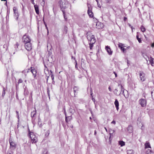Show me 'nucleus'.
<instances>
[{
    "label": "nucleus",
    "mask_w": 154,
    "mask_h": 154,
    "mask_svg": "<svg viewBox=\"0 0 154 154\" xmlns=\"http://www.w3.org/2000/svg\"><path fill=\"white\" fill-rule=\"evenodd\" d=\"M60 8L62 11H65V9L69 6V2L67 0H60L59 1Z\"/></svg>",
    "instance_id": "nucleus-1"
},
{
    "label": "nucleus",
    "mask_w": 154,
    "mask_h": 154,
    "mask_svg": "<svg viewBox=\"0 0 154 154\" xmlns=\"http://www.w3.org/2000/svg\"><path fill=\"white\" fill-rule=\"evenodd\" d=\"M29 135L31 139L32 143H36L38 141L37 136L35 135L33 132L29 131Z\"/></svg>",
    "instance_id": "nucleus-2"
},
{
    "label": "nucleus",
    "mask_w": 154,
    "mask_h": 154,
    "mask_svg": "<svg viewBox=\"0 0 154 154\" xmlns=\"http://www.w3.org/2000/svg\"><path fill=\"white\" fill-rule=\"evenodd\" d=\"M87 38L90 42L95 43L96 42V39L94 36L90 32L87 33Z\"/></svg>",
    "instance_id": "nucleus-3"
},
{
    "label": "nucleus",
    "mask_w": 154,
    "mask_h": 154,
    "mask_svg": "<svg viewBox=\"0 0 154 154\" xmlns=\"http://www.w3.org/2000/svg\"><path fill=\"white\" fill-rule=\"evenodd\" d=\"M88 7V10L87 13L90 17H93L94 16L92 12V8L91 5L89 4H87Z\"/></svg>",
    "instance_id": "nucleus-4"
},
{
    "label": "nucleus",
    "mask_w": 154,
    "mask_h": 154,
    "mask_svg": "<svg viewBox=\"0 0 154 154\" xmlns=\"http://www.w3.org/2000/svg\"><path fill=\"white\" fill-rule=\"evenodd\" d=\"M22 40L23 42L24 43H28L29 42H31V39L30 38L29 36L25 34L23 36L22 38Z\"/></svg>",
    "instance_id": "nucleus-5"
},
{
    "label": "nucleus",
    "mask_w": 154,
    "mask_h": 154,
    "mask_svg": "<svg viewBox=\"0 0 154 154\" xmlns=\"http://www.w3.org/2000/svg\"><path fill=\"white\" fill-rule=\"evenodd\" d=\"M13 10L14 12V17L17 20L19 17V13L18 10L16 7H14L13 8Z\"/></svg>",
    "instance_id": "nucleus-6"
},
{
    "label": "nucleus",
    "mask_w": 154,
    "mask_h": 154,
    "mask_svg": "<svg viewBox=\"0 0 154 154\" xmlns=\"http://www.w3.org/2000/svg\"><path fill=\"white\" fill-rule=\"evenodd\" d=\"M140 80L142 82L145 81L146 79L145 74L144 72L141 71L139 72Z\"/></svg>",
    "instance_id": "nucleus-7"
},
{
    "label": "nucleus",
    "mask_w": 154,
    "mask_h": 154,
    "mask_svg": "<svg viewBox=\"0 0 154 154\" xmlns=\"http://www.w3.org/2000/svg\"><path fill=\"white\" fill-rule=\"evenodd\" d=\"M25 47L28 51H30L32 48V46L31 42L24 43Z\"/></svg>",
    "instance_id": "nucleus-8"
},
{
    "label": "nucleus",
    "mask_w": 154,
    "mask_h": 154,
    "mask_svg": "<svg viewBox=\"0 0 154 154\" xmlns=\"http://www.w3.org/2000/svg\"><path fill=\"white\" fill-rule=\"evenodd\" d=\"M139 103L142 107H144L146 105V100L141 98L139 100Z\"/></svg>",
    "instance_id": "nucleus-9"
},
{
    "label": "nucleus",
    "mask_w": 154,
    "mask_h": 154,
    "mask_svg": "<svg viewBox=\"0 0 154 154\" xmlns=\"http://www.w3.org/2000/svg\"><path fill=\"white\" fill-rule=\"evenodd\" d=\"M10 148L12 149H14L16 148V145L10 139L9 140Z\"/></svg>",
    "instance_id": "nucleus-10"
},
{
    "label": "nucleus",
    "mask_w": 154,
    "mask_h": 154,
    "mask_svg": "<svg viewBox=\"0 0 154 154\" xmlns=\"http://www.w3.org/2000/svg\"><path fill=\"white\" fill-rule=\"evenodd\" d=\"M118 86H120V88L121 89V92H120L119 94H120L122 92V94L124 95V96L125 97V93H127L128 91L126 90H125L124 88L123 87L122 85L121 84H119Z\"/></svg>",
    "instance_id": "nucleus-11"
},
{
    "label": "nucleus",
    "mask_w": 154,
    "mask_h": 154,
    "mask_svg": "<svg viewBox=\"0 0 154 154\" xmlns=\"http://www.w3.org/2000/svg\"><path fill=\"white\" fill-rule=\"evenodd\" d=\"M104 27V25L103 23L100 22H98L96 24V27L98 29H100L103 28Z\"/></svg>",
    "instance_id": "nucleus-12"
},
{
    "label": "nucleus",
    "mask_w": 154,
    "mask_h": 154,
    "mask_svg": "<svg viewBox=\"0 0 154 154\" xmlns=\"http://www.w3.org/2000/svg\"><path fill=\"white\" fill-rule=\"evenodd\" d=\"M105 49L108 52L109 55H111L112 53V51L111 50L110 47L108 46H106L105 47Z\"/></svg>",
    "instance_id": "nucleus-13"
},
{
    "label": "nucleus",
    "mask_w": 154,
    "mask_h": 154,
    "mask_svg": "<svg viewBox=\"0 0 154 154\" xmlns=\"http://www.w3.org/2000/svg\"><path fill=\"white\" fill-rule=\"evenodd\" d=\"M34 7L35 8V9L36 12V13L37 14H39V9H38V6L37 5H34Z\"/></svg>",
    "instance_id": "nucleus-14"
},
{
    "label": "nucleus",
    "mask_w": 154,
    "mask_h": 154,
    "mask_svg": "<svg viewBox=\"0 0 154 154\" xmlns=\"http://www.w3.org/2000/svg\"><path fill=\"white\" fill-rule=\"evenodd\" d=\"M114 104L117 111L119 109V103L118 100L117 99H116L114 102Z\"/></svg>",
    "instance_id": "nucleus-15"
},
{
    "label": "nucleus",
    "mask_w": 154,
    "mask_h": 154,
    "mask_svg": "<svg viewBox=\"0 0 154 154\" xmlns=\"http://www.w3.org/2000/svg\"><path fill=\"white\" fill-rule=\"evenodd\" d=\"M142 56L147 61L149 60V58L147 56L146 53H142Z\"/></svg>",
    "instance_id": "nucleus-16"
},
{
    "label": "nucleus",
    "mask_w": 154,
    "mask_h": 154,
    "mask_svg": "<svg viewBox=\"0 0 154 154\" xmlns=\"http://www.w3.org/2000/svg\"><path fill=\"white\" fill-rule=\"evenodd\" d=\"M30 71L32 72L34 77L35 78L37 72L36 70H35L34 69H32L30 70Z\"/></svg>",
    "instance_id": "nucleus-17"
},
{
    "label": "nucleus",
    "mask_w": 154,
    "mask_h": 154,
    "mask_svg": "<svg viewBox=\"0 0 154 154\" xmlns=\"http://www.w3.org/2000/svg\"><path fill=\"white\" fill-rule=\"evenodd\" d=\"M36 111H35H35H33L31 112V116L32 118V119H34V117H35V116L36 114Z\"/></svg>",
    "instance_id": "nucleus-18"
},
{
    "label": "nucleus",
    "mask_w": 154,
    "mask_h": 154,
    "mask_svg": "<svg viewBox=\"0 0 154 154\" xmlns=\"http://www.w3.org/2000/svg\"><path fill=\"white\" fill-rule=\"evenodd\" d=\"M123 45L122 44V43H119L118 44V47L121 49L122 51H123V52H124L126 49H125L122 46Z\"/></svg>",
    "instance_id": "nucleus-19"
},
{
    "label": "nucleus",
    "mask_w": 154,
    "mask_h": 154,
    "mask_svg": "<svg viewBox=\"0 0 154 154\" xmlns=\"http://www.w3.org/2000/svg\"><path fill=\"white\" fill-rule=\"evenodd\" d=\"M68 31V27L66 26H64L63 29V33L65 34H66Z\"/></svg>",
    "instance_id": "nucleus-20"
},
{
    "label": "nucleus",
    "mask_w": 154,
    "mask_h": 154,
    "mask_svg": "<svg viewBox=\"0 0 154 154\" xmlns=\"http://www.w3.org/2000/svg\"><path fill=\"white\" fill-rule=\"evenodd\" d=\"M44 72L46 74V76L47 77V81L48 78H49V75H48L47 74V72H48V73H49V70H48V68L47 67H46V68H45V69Z\"/></svg>",
    "instance_id": "nucleus-21"
},
{
    "label": "nucleus",
    "mask_w": 154,
    "mask_h": 154,
    "mask_svg": "<svg viewBox=\"0 0 154 154\" xmlns=\"http://www.w3.org/2000/svg\"><path fill=\"white\" fill-rule=\"evenodd\" d=\"M145 148V149L148 148H151L150 143L149 142H146L144 144Z\"/></svg>",
    "instance_id": "nucleus-22"
},
{
    "label": "nucleus",
    "mask_w": 154,
    "mask_h": 154,
    "mask_svg": "<svg viewBox=\"0 0 154 154\" xmlns=\"http://www.w3.org/2000/svg\"><path fill=\"white\" fill-rule=\"evenodd\" d=\"M133 128L132 126L129 125L128 128V131L129 133H131L132 132Z\"/></svg>",
    "instance_id": "nucleus-23"
},
{
    "label": "nucleus",
    "mask_w": 154,
    "mask_h": 154,
    "mask_svg": "<svg viewBox=\"0 0 154 154\" xmlns=\"http://www.w3.org/2000/svg\"><path fill=\"white\" fill-rule=\"evenodd\" d=\"M153 60L154 59L152 57H150V59H149V61L151 65L152 66H153V64L154 63Z\"/></svg>",
    "instance_id": "nucleus-24"
},
{
    "label": "nucleus",
    "mask_w": 154,
    "mask_h": 154,
    "mask_svg": "<svg viewBox=\"0 0 154 154\" xmlns=\"http://www.w3.org/2000/svg\"><path fill=\"white\" fill-rule=\"evenodd\" d=\"M147 154H154V152H153L151 149H148L146 151Z\"/></svg>",
    "instance_id": "nucleus-25"
},
{
    "label": "nucleus",
    "mask_w": 154,
    "mask_h": 154,
    "mask_svg": "<svg viewBox=\"0 0 154 154\" xmlns=\"http://www.w3.org/2000/svg\"><path fill=\"white\" fill-rule=\"evenodd\" d=\"M50 75H51V78L52 80L53 81V82H54V76L53 74L52 71L51 70L50 71Z\"/></svg>",
    "instance_id": "nucleus-26"
},
{
    "label": "nucleus",
    "mask_w": 154,
    "mask_h": 154,
    "mask_svg": "<svg viewBox=\"0 0 154 154\" xmlns=\"http://www.w3.org/2000/svg\"><path fill=\"white\" fill-rule=\"evenodd\" d=\"M127 154H133L134 153V151L132 149L128 150L127 151Z\"/></svg>",
    "instance_id": "nucleus-27"
},
{
    "label": "nucleus",
    "mask_w": 154,
    "mask_h": 154,
    "mask_svg": "<svg viewBox=\"0 0 154 154\" xmlns=\"http://www.w3.org/2000/svg\"><path fill=\"white\" fill-rule=\"evenodd\" d=\"M119 143L121 146H122L125 145V143L123 141H120Z\"/></svg>",
    "instance_id": "nucleus-28"
},
{
    "label": "nucleus",
    "mask_w": 154,
    "mask_h": 154,
    "mask_svg": "<svg viewBox=\"0 0 154 154\" xmlns=\"http://www.w3.org/2000/svg\"><path fill=\"white\" fill-rule=\"evenodd\" d=\"M64 114L65 115V121L66 123H67L68 122L67 121V117L66 116V112L65 110V108H64Z\"/></svg>",
    "instance_id": "nucleus-29"
},
{
    "label": "nucleus",
    "mask_w": 154,
    "mask_h": 154,
    "mask_svg": "<svg viewBox=\"0 0 154 154\" xmlns=\"http://www.w3.org/2000/svg\"><path fill=\"white\" fill-rule=\"evenodd\" d=\"M73 91L75 94L76 93V91H78V88L77 87L75 86L74 87ZM75 95V94H74Z\"/></svg>",
    "instance_id": "nucleus-30"
},
{
    "label": "nucleus",
    "mask_w": 154,
    "mask_h": 154,
    "mask_svg": "<svg viewBox=\"0 0 154 154\" xmlns=\"http://www.w3.org/2000/svg\"><path fill=\"white\" fill-rule=\"evenodd\" d=\"M140 29H141V31L143 32H144L145 31V28L143 26H141Z\"/></svg>",
    "instance_id": "nucleus-31"
},
{
    "label": "nucleus",
    "mask_w": 154,
    "mask_h": 154,
    "mask_svg": "<svg viewBox=\"0 0 154 154\" xmlns=\"http://www.w3.org/2000/svg\"><path fill=\"white\" fill-rule=\"evenodd\" d=\"M136 38L137 40H138V42L140 43H141L142 42V41L141 39L139 38V36L138 35H137L136 36Z\"/></svg>",
    "instance_id": "nucleus-32"
},
{
    "label": "nucleus",
    "mask_w": 154,
    "mask_h": 154,
    "mask_svg": "<svg viewBox=\"0 0 154 154\" xmlns=\"http://www.w3.org/2000/svg\"><path fill=\"white\" fill-rule=\"evenodd\" d=\"M94 43H92L91 42L89 43V45H90V48L91 50L92 49V47L93 46V44Z\"/></svg>",
    "instance_id": "nucleus-33"
},
{
    "label": "nucleus",
    "mask_w": 154,
    "mask_h": 154,
    "mask_svg": "<svg viewBox=\"0 0 154 154\" xmlns=\"http://www.w3.org/2000/svg\"><path fill=\"white\" fill-rule=\"evenodd\" d=\"M26 88L24 89V94L25 95H27L28 94V91L27 90V89H26Z\"/></svg>",
    "instance_id": "nucleus-34"
},
{
    "label": "nucleus",
    "mask_w": 154,
    "mask_h": 154,
    "mask_svg": "<svg viewBox=\"0 0 154 154\" xmlns=\"http://www.w3.org/2000/svg\"><path fill=\"white\" fill-rule=\"evenodd\" d=\"M19 45V44L18 42H17L16 44L14 45V47L16 50H17V49L18 48V47Z\"/></svg>",
    "instance_id": "nucleus-35"
},
{
    "label": "nucleus",
    "mask_w": 154,
    "mask_h": 154,
    "mask_svg": "<svg viewBox=\"0 0 154 154\" xmlns=\"http://www.w3.org/2000/svg\"><path fill=\"white\" fill-rule=\"evenodd\" d=\"M48 152V151L47 149H45L43 151L42 153V154H47Z\"/></svg>",
    "instance_id": "nucleus-36"
},
{
    "label": "nucleus",
    "mask_w": 154,
    "mask_h": 154,
    "mask_svg": "<svg viewBox=\"0 0 154 154\" xmlns=\"http://www.w3.org/2000/svg\"><path fill=\"white\" fill-rule=\"evenodd\" d=\"M5 88H3L2 91V96H4L5 94Z\"/></svg>",
    "instance_id": "nucleus-37"
},
{
    "label": "nucleus",
    "mask_w": 154,
    "mask_h": 154,
    "mask_svg": "<svg viewBox=\"0 0 154 154\" xmlns=\"http://www.w3.org/2000/svg\"><path fill=\"white\" fill-rule=\"evenodd\" d=\"M67 117V121H68V122H69V121H70V120H71L72 119V116H68V117ZM67 123H68V122Z\"/></svg>",
    "instance_id": "nucleus-38"
},
{
    "label": "nucleus",
    "mask_w": 154,
    "mask_h": 154,
    "mask_svg": "<svg viewBox=\"0 0 154 154\" xmlns=\"http://www.w3.org/2000/svg\"><path fill=\"white\" fill-rule=\"evenodd\" d=\"M50 134V131H48L45 133V136H48Z\"/></svg>",
    "instance_id": "nucleus-39"
},
{
    "label": "nucleus",
    "mask_w": 154,
    "mask_h": 154,
    "mask_svg": "<svg viewBox=\"0 0 154 154\" xmlns=\"http://www.w3.org/2000/svg\"><path fill=\"white\" fill-rule=\"evenodd\" d=\"M16 114H17V117L18 119V120H19V112H18L16 111Z\"/></svg>",
    "instance_id": "nucleus-40"
},
{
    "label": "nucleus",
    "mask_w": 154,
    "mask_h": 154,
    "mask_svg": "<svg viewBox=\"0 0 154 154\" xmlns=\"http://www.w3.org/2000/svg\"><path fill=\"white\" fill-rule=\"evenodd\" d=\"M62 11L63 12L64 17V19L66 20V18L65 11L62 10Z\"/></svg>",
    "instance_id": "nucleus-41"
},
{
    "label": "nucleus",
    "mask_w": 154,
    "mask_h": 154,
    "mask_svg": "<svg viewBox=\"0 0 154 154\" xmlns=\"http://www.w3.org/2000/svg\"><path fill=\"white\" fill-rule=\"evenodd\" d=\"M47 93H48V95L49 97L50 98V91L48 88V89H47Z\"/></svg>",
    "instance_id": "nucleus-42"
},
{
    "label": "nucleus",
    "mask_w": 154,
    "mask_h": 154,
    "mask_svg": "<svg viewBox=\"0 0 154 154\" xmlns=\"http://www.w3.org/2000/svg\"><path fill=\"white\" fill-rule=\"evenodd\" d=\"M22 82H23L22 80V79H20L19 80V81H18V83L19 84V83H21Z\"/></svg>",
    "instance_id": "nucleus-43"
},
{
    "label": "nucleus",
    "mask_w": 154,
    "mask_h": 154,
    "mask_svg": "<svg viewBox=\"0 0 154 154\" xmlns=\"http://www.w3.org/2000/svg\"><path fill=\"white\" fill-rule=\"evenodd\" d=\"M106 2L107 3H111V0H105Z\"/></svg>",
    "instance_id": "nucleus-44"
},
{
    "label": "nucleus",
    "mask_w": 154,
    "mask_h": 154,
    "mask_svg": "<svg viewBox=\"0 0 154 154\" xmlns=\"http://www.w3.org/2000/svg\"><path fill=\"white\" fill-rule=\"evenodd\" d=\"M128 25L131 27V28L132 29V32L133 31V29H135L134 28H133V27L132 26H131L130 24L129 23H128Z\"/></svg>",
    "instance_id": "nucleus-45"
},
{
    "label": "nucleus",
    "mask_w": 154,
    "mask_h": 154,
    "mask_svg": "<svg viewBox=\"0 0 154 154\" xmlns=\"http://www.w3.org/2000/svg\"><path fill=\"white\" fill-rule=\"evenodd\" d=\"M31 70H30V69H26V70H25L23 71L24 72H28L29 71V70L30 71Z\"/></svg>",
    "instance_id": "nucleus-46"
},
{
    "label": "nucleus",
    "mask_w": 154,
    "mask_h": 154,
    "mask_svg": "<svg viewBox=\"0 0 154 154\" xmlns=\"http://www.w3.org/2000/svg\"><path fill=\"white\" fill-rule=\"evenodd\" d=\"M75 68H76L77 69H78V67L77 66V63L76 60H75Z\"/></svg>",
    "instance_id": "nucleus-47"
},
{
    "label": "nucleus",
    "mask_w": 154,
    "mask_h": 154,
    "mask_svg": "<svg viewBox=\"0 0 154 154\" xmlns=\"http://www.w3.org/2000/svg\"><path fill=\"white\" fill-rule=\"evenodd\" d=\"M116 122L114 120H113L111 122V124H113L114 125H115L116 124Z\"/></svg>",
    "instance_id": "nucleus-48"
},
{
    "label": "nucleus",
    "mask_w": 154,
    "mask_h": 154,
    "mask_svg": "<svg viewBox=\"0 0 154 154\" xmlns=\"http://www.w3.org/2000/svg\"><path fill=\"white\" fill-rule=\"evenodd\" d=\"M34 0H31V2L32 4L35 5V3L34 2Z\"/></svg>",
    "instance_id": "nucleus-49"
},
{
    "label": "nucleus",
    "mask_w": 154,
    "mask_h": 154,
    "mask_svg": "<svg viewBox=\"0 0 154 154\" xmlns=\"http://www.w3.org/2000/svg\"><path fill=\"white\" fill-rule=\"evenodd\" d=\"M113 73L115 75L116 77L117 76V74L115 72H113Z\"/></svg>",
    "instance_id": "nucleus-50"
},
{
    "label": "nucleus",
    "mask_w": 154,
    "mask_h": 154,
    "mask_svg": "<svg viewBox=\"0 0 154 154\" xmlns=\"http://www.w3.org/2000/svg\"><path fill=\"white\" fill-rule=\"evenodd\" d=\"M127 18L126 17H125L124 18V21H125L127 20Z\"/></svg>",
    "instance_id": "nucleus-51"
},
{
    "label": "nucleus",
    "mask_w": 154,
    "mask_h": 154,
    "mask_svg": "<svg viewBox=\"0 0 154 154\" xmlns=\"http://www.w3.org/2000/svg\"><path fill=\"white\" fill-rule=\"evenodd\" d=\"M110 136L109 138V139L110 138V137H111V135H112V133H110Z\"/></svg>",
    "instance_id": "nucleus-52"
},
{
    "label": "nucleus",
    "mask_w": 154,
    "mask_h": 154,
    "mask_svg": "<svg viewBox=\"0 0 154 154\" xmlns=\"http://www.w3.org/2000/svg\"><path fill=\"white\" fill-rule=\"evenodd\" d=\"M151 46L152 47H154V43L152 44Z\"/></svg>",
    "instance_id": "nucleus-53"
},
{
    "label": "nucleus",
    "mask_w": 154,
    "mask_h": 154,
    "mask_svg": "<svg viewBox=\"0 0 154 154\" xmlns=\"http://www.w3.org/2000/svg\"><path fill=\"white\" fill-rule=\"evenodd\" d=\"M7 154H13V153L8 152L7 153Z\"/></svg>",
    "instance_id": "nucleus-54"
},
{
    "label": "nucleus",
    "mask_w": 154,
    "mask_h": 154,
    "mask_svg": "<svg viewBox=\"0 0 154 154\" xmlns=\"http://www.w3.org/2000/svg\"><path fill=\"white\" fill-rule=\"evenodd\" d=\"M109 89L110 91H111V88L109 87Z\"/></svg>",
    "instance_id": "nucleus-55"
},
{
    "label": "nucleus",
    "mask_w": 154,
    "mask_h": 154,
    "mask_svg": "<svg viewBox=\"0 0 154 154\" xmlns=\"http://www.w3.org/2000/svg\"><path fill=\"white\" fill-rule=\"evenodd\" d=\"M96 130H95L94 132V135H96Z\"/></svg>",
    "instance_id": "nucleus-56"
},
{
    "label": "nucleus",
    "mask_w": 154,
    "mask_h": 154,
    "mask_svg": "<svg viewBox=\"0 0 154 154\" xmlns=\"http://www.w3.org/2000/svg\"><path fill=\"white\" fill-rule=\"evenodd\" d=\"M72 59H74L75 60V57H74L73 56L72 57Z\"/></svg>",
    "instance_id": "nucleus-57"
},
{
    "label": "nucleus",
    "mask_w": 154,
    "mask_h": 154,
    "mask_svg": "<svg viewBox=\"0 0 154 154\" xmlns=\"http://www.w3.org/2000/svg\"><path fill=\"white\" fill-rule=\"evenodd\" d=\"M105 130H106V132H107V129L105 127Z\"/></svg>",
    "instance_id": "nucleus-58"
},
{
    "label": "nucleus",
    "mask_w": 154,
    "mask_h": 154,
    "mask_svg": "<svg viewBox=\"0 0 154 154\" xmlns=\"http://www.w3.org/2000/svg\"><path fill=\"white\" fill-rule=\"evenodd\" d=\"M97 2V3H98V0H95Z\"/></svg>",
    "instance_id": "nucleus-59"
},
{
    "label": "nucleus",
    "mask_w": 154,
    "mask_h": 154,
    "mask_svg": "<svg viewBox=\"0 0 154 154\" xmlns=\"http://www.w3.org/2000/svg\"><path fill=\"white\" fill-rule=\"evenodd\" d=\"M6 5H7V2L6 1V2L5 4Z\"/></svg>",
    "instance_id": "nucleus-60"
},
{
    "label": "nucleus",
    "mask_w": 154,
    "mask_h": 154,
    "mask_svg": "<svg viewBox=\"0 0 154 154\" xmlns=\"http://www.w3.org/2000/svg\"><path fill=\"white\" fill-rule=\"evenodd\" d=\"M2 1H6V0H1Z\"/></svg>",
    "instance_id": "nucleus-61"
},
{
    "label": "nucleus",
    "mask_w": 154,
    "mask_h": 154,
    "mask_svg": "<svg viewBox=\"0 0 154 154\" xmlns=\"http://www.w3.org/2000/svg\"><path fill=\"white\" fill-rule=\"evenodd\" d=\"M45 26H46V28H47V30H48V28H47V26H46V25H45Z\"/></svg>",
    "instance_id": "nucleus-62"
},
{
    "label": "nucleus",
    "mask_w": 154,
    "mask_h": 154,
    "mask_svg": "<svg viewBox=\"0 0 154 154\" xmlns=\"http://www.w3.org/2000/svg\"><path fill=\"white\" fill-rule=\"evenodd\" d=\"M31 96H32V92L31 93Z\"/></svg>",
    "instance_id": "nucleus-63"
},
{
    "label": "nucleus",
    "mask_w": 154,
    "mask_h": 154,
    "mask_svg": "<svg viewBox=\"0 0 154 154\" xmlns=\"http://www.w3.org/2000/svg\"><path fill=\"white\" fill-rule=\"evenodd\" d=\"M90 119H91V117H90Z\"/></svg>",
    "instance_id": "nucleus-64"
}]
</instances>
